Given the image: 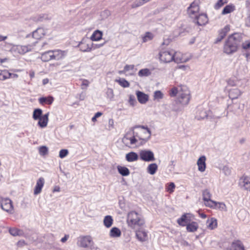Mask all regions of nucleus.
Instances as JSON below:
<instances>
[{"label": "nucleus", "instance_id": "1", "mask_svg": "<svg viewBox=\"0 0 250 250\" xmlns=\"http://www.w3.org/2000/svg\"><path fill=\"white\" fill-rule=\"evenodd\" d=\"M151 136V131L146 126H134L130 129V132L127 133L122 139L127 146H138L146 143Z\"/></svg>", "mask_w": 250, "mask_h": 250}, {"label": "nucleus", "instance_id": "2", "mask_svg": "<svg viewBox=\"0 0 250 250\" xmlns=\"http://www.w3.org/2000/svg\"><path fill=\"white\" fill-rule=\"evenodd\" d=\"M241 41V36L238 33H234L229 36L224 44V52L227 54L236 52Z\"/></svg>", "mask_w": 250, "mask_h": 250}, {"label": "nucleus", "instance_id": "3", "mask_svg": "<svg viewBox=\"0 0 250 250\" xmlns=\"http://www.w3.org/2000/svg\"><path fill=\"white\" fill-rule=\"evenodd\" d=\"M127 223L129 227L137 230L144 226L145 221L140 214L136 211H131L127 214Z\"/></svg>", "mask_w": 250, "mask_h": 250}, {"label": "nucleus", "instance_id": "4", "mask_svg": "<svg viewBox=\"0 0 250 250\" xmlns=\"http://www.w3.org/2000/svg\"><path fill=\"white\" fill-rule=\"evenodd\" d=\"M160 61L163 63H169L174 61V51L173 50L162 51L159 54Z\"/></svg>", "mask_w": 250, "mask_h": 250}, {"label": "nucleus", "instance_id": "5", "mask_svg": "<svg viewBox=\"0 0 250 250\" xmlns=\"http://www.w3.org/2000/svg\"><path fill=\"white\" fill-rule=\"evenodd\" d=\"M181 91L179 92L178 101L183 105H187L188 104L189 100V91L186 86L180 87Z\"/></svg>", "mask_w": 250, "mask_h": 250}, {"label": "nucleus", "instance_id": "6", "mask_svg": "<svg viewBox=\"0 0 250 250\" xmlns=\"http://www.w3.org/2000/svg\"><path fill=\"white\" fill-rule=\"evenodd\" d=\"M0 204L1 208L10 213H13L14 210L12 201L8 198H0Z\"/></svg>", "mask_w": 250, "mask_h": 250}, {"label": "nucleus", "instance_id": "7", "mask_svg": "<svg viewBox=\"0 0 250 250\" xmlns=\"http://www.w3.org/2000/svg\"><path fill=\"white\" fill-rule=\"evenodd\" d=\"M92 243V238L89 235L81 236L78 238L77 244L81 248H87Z\"/></svg>", "mask_w": 250, "mask_h": 250}, {"label": "nucleus", "instance_id": "8", "mask_svg": "<svg viewBox=\"0 0 250 250\" xmlns=\"http://www.w3.org/2000/svg\"><path fill=\"white\" fill-rule=\"evenodd\" d=\"M194 219V216L190 213H184L179 218L177 222L181 226H187Z\"/></svg>", "mask_w": 250, "mask_h": 250}, {"label": "nucleus", "instance_id": "9", "mask_svg": "<svg viewBox=\"0 0 250 250\" xmlns=\"http://www.w3.org/2000/svg\"><path fill=\"white\" fill-rule=\"evenodd\" d=\"M187 11L189 16L191 18L194 19L195 17H197L199 11L198 1L195 0L192 2L190 6L188 7Z\"/></svg>", "mask_w": 250, "mask_h": 250}, {"label": "nucleus", "instance_id": "10", "mask_svg": "<svg viewBox=\"0 0 250 250\" xmlns=\"http://www.w3.org/2000/svg\"><path fill=\"white\" fill-rule=\"evenodd\" d=\"M208 17L206 14L198 15L194 18L193 22L199 26L205 25L208 22Z\"/></svg>", "mask_w": 250, "mask_h": 250}, {"label": "nucleus", "instance_id": "11", "mask_svg": "<svg viewBox=\"0 0 250 250\" xmlns=\"http://www.w3.org/2000/svg\"><path fill=\"white\" fill-rule=\"evenodd\" d=\"M189 60V59L186 57L184 55L179 52L174 51V62L176 63H183L187 62Z\"/></svg>", "mask_w": 250, "mask_h": 250}, {"label": "nucleus", "instance_id": "12", "mask_svg": "<svg viewBox=\"0 0 250 250\" xmlns=\"http://www.w3.org/2000/svg\"><path fill=\"white\" fill-rule=\"evenodd\" d=\"M44 182V179L42 177H40L37 180L36 185L34 190V194L35 195H38L41 192Z\"/></svg>", "mask_w": 250, "mask_h": 250}, {"label": "nucleus", "instance_id": "13", "mask_svg": "<svg viewBox=\"0 0 250 250\" xmlns=\"http://www.w3.org/2000/svg\"><path fill=\"white\" fill-rule=\"evenodd\" d=\"M66 52L65 51L61 50H52V59L55 60H60L63 59L66 55Z\"/></svg>", "mask_w": 250, "mask_h": 250}, {"label": "nucleus", "instance_id": "14", "mask_svg": "<svg viewBox=\"0 0 250 250\" xmlns=\"http://www.w3.org/2000/svg\"><path fill=\"white\" fill-rule=\"evenodd\" d=\"M46 34V31L43 28H38L32 33V37L36 40H40Z\"/></svg>", "mask_w": 250, "mask_h": 250}, {"label": "nucleus", "instance_id": "15", "mask_svg": "<svg viewBox=\"0 0 250 250\" xmlns=\"http://www.w3.org/2000/svg\"><path fill=\"white\" fill-rule=\"evenodd\" d=\"M136 231V236L137 239L141 241L144 242L147 240V233L143 229H137L135 230Z\"/></svg>", "mask_w": 250, "mask_h": 250}, {"label": "nucleus", "instance_id": "16", "mask_svg": "<svg viewBox=\"0 0 250 250\" xmlns=\"http://www.w3.org/2000/svg\"><path fill=\"white\" fill-rule=\"evenodd\" d=\"M80 50L83 52H89L91 50L92 44L83 40L79 44Z\"/></svg>", "mask_w": 250, "mask_h": 250}, {"label": "nucleus", "instance_id": "17", "mask_svg": "<svg viewBox=\"0 0 250 250\" xmlns=\"http://www.w3.org/2000/svg\"><path fill=\"white\" fill-rule=\"evenodd\" d=\"M226 250H245L244 247L240 241H236L233 242L230 248Z\"/></svg>", "mask_w": 250, "mask_h": 250}, {"label": "nucleus", "instance_id": "18", "mask_svg": "<svg viewBox=\"0 0 250 250\" xmlns=\"http://www.w3.org/2000/svg\"><path fill=\"white\" fill-rule=\"evenodd\" d=\"M49 112L46 113L45 114L42 115L40 118L38 122V125L42 128L45 127L47 126V123L48 122V116H49Z\"/></svg>", "mask_w": 250, "mask_h": 250}, {"label": "nucleus", "instance_id": "19", "mask_svg": "<svg viewBox=\"0 0 250 250\" xmlns=\"http://www.w3.org/2000/svg\"><path fill=\"white\" fill-rule=\"evenodd\" d=\"M136 95L138 101L141 104H145L148 100V96L144 93L138 91L136 92Z\"/></svg>", "mask_w": 250, "mask_h": 250}, {"label": "nucleus", "instance_id": "20", "mask_svg": "<svg viewBox=\"0 0 250 250\" xmlns=\"http://www.w3.org/2000/svg\"><path fill=\"white\" fill-rule=\"evenodd\" d=\"M206 157H199L197 161V164L198 170L201 172H203L205 170L206 167Z\"/></svg>", "mask_w": 250, "mask_h": 250}, {"label": "nucleus", "instance_id": "21", "mask_svg": "<svg viewBox=\"0 0 250 250\" xmlns=\"http://www.w3.org/2000/svg\"><path fill=\"white\" fill-rule=\"evenodd\" d=\"M198 227L199 226L197 222L191 221L186 226V229L188 232H194L197 230Z\"/></svg>", "mask_w": 250, "mask_h": 250}, {"label": "nucleus", "instance_id": "22", "mask_svg": "<svg viewBox=\"0 0 250 250\" xmlns=\"http://www.w3.org/2000/svg\"><path fill=\"white\" fill-rule=\"evenodd\" d=\"M41 59L43 62H48L52 60V50H49L42 53Z\"/></svg>", "mask_w": 250, "mask_h": 250}, {"label": "nucleus", "instance_id": "23", "mask_svg": "<svg viewBox=\"0 0 250 250\" xmlns=\"http://www.w3.org/2000/svg\"><path fill=\"white\" fill-rule=\"evenodd\" d=\"M121 235V231L117 227H113L109 231V236L112 238L119 237Z\"/></svg>", "mask_w": 250, "mask_h": 250}, {"label": "nucleus", "instance_id": "24", "mask_svg": "<svg viewBox=\"0 0 250 250\" xmlns=\"http://www.w3.org/2000/svg\"><path fill=\"white\" fill-rule=\"evenodd\" d=\"M241 95L240 91L237 88H233L229 92V97L233 100L237 99Z\"/></svg>", "mask_w": 250, "mask_h": 250}, {"label": "nucleus", "instance_id": "25", "mask_svg": "<svg viewBox=\"0 0 250 250\" xmlns=\"http://www.w3.org/2000/svg\"><path fill=\"white\" fill-rule=\"evenodd\" d=\"M103 32L99 30L95 31L90 37L93 41H98L102 38Z\"/></svg>", "mask_w": 250, "mask_h": 250}, {"label": "nucleus", "instance_id": "26", "mask_svg": "<svg viewBox=\"0 0 250 250\" xmlns=\"http://www.w3.org/2000/svg\"><path fill=\"white\" fill-rule=\"evenodd\" d=\"M207 228L210 229H213L217 227V223L216 219L212 218L207 221Z\"/></svg>", "mask_w": 250, "mask_h": 250}, {"label": "nucleus", "instance_id": "27", "mask_svg": "<svg viewBox=\"0 0 250 250\" xmlns=\"http://www.w3.org/2000/svg\"><path fill=\"white\" fill-rule=\"evenodd\" d=\"M117 168L119 173L123 176H128L130 173L129 169L125 167L118 166Z\"/></svg>", "mask_w": 250, "mask_h": 250}, {"label": "nucleus", "instance_id": "28", "mask_svg": "<svg viewBox=\"0 0 250 250\" xmlns=\"http://www.w3.org/2000/svg\"><path fill=\"white\" fill-rule=\"evenodd\" d=\"M104 224L107 228H110L113 224V220L110 215L105 216L104 219Z\"/></svg>", "mask_w": 250, "mask_h": 250}, {"label": "nucleus", "instance_id": "29", "mask_svg": "<svg viewBox=\"0 0 250 250\" xmlns=\"http://www.w3.org/2000/svg\"><path fill=\"white\" fill-rule=\"evenodd\" d=\"M240 184L245 189L250 191V181L247 177L241 179Z\"/></svg>", "mask_w": 250, "mask_h": 250}, {"label": "nucleus", "instance_id": "30", "mask_svg": "<svg viewBox=\"0 0 250 250\" xmlns=\"http://www.w3.org/2000/svg\"><path fill=\"white\" fill-rule=\"evenodd\" d=\"M39 101L40 103L42 104L44 103L51 104L54 101V98L51 96H49L48 97H41L39 99Z\"/></svg>", "mask_w": 250, "mask_h": 250}, {"label": "nucleus", "instance_id": "31", "mask_svg": "<svg viewBox=\"0 0 250 250\" xmlns=\"http://www.w3.org/2000/svg\"><path fill=\"white\" fill-rule=\"evenodd\" d=\"M158 166L155 163L151 164L147 168V171L151 175L154 174L157 170Z\"/></svg>", "mask_w": 250, "mask_h": 250}, {"label": "nucleus", "instance_id": "32", "mask_svg": "<svg viewBox=\"0 0 250 250\" xmlns=\"http://www.w3.org/2000/svg\"><path fill=\"white\" fill-rule=\"evenodd\" d=\"M9 233L13 236H21L23 234V231L17 228H10L9 229Z\"/></svg>", "mask_w": 250, "mask_h": 250}, {"label": "nucleus", "instance_id": "33", "mask_svg": "<svg viewBox=\"0 0 250 250\" xmlns=\"http://www.w3.org/2000/svg\"><path fill=\"white\" fill-rule=\"evenodd\" d=\"M154 35L152 33L147 32L145 34L142 36V38L143 42H146L148 41H151L153 39Z\"/></svg>", "mask_w": 250, "mask_h": 250}, {"label": "nucleus", "instance_id": "34", "mask_svg": "<svg viewBox=\"0 0 250 250\" xmlns=\"http://www.w3.org/2000/svg\"><path fill=\"white\" fill-rule=\"evenodd\" d=\"M12 76V73H9L7 70L2 71L0 73V80L4 81L10 78Z\"/></svg>", "mask_w": 250, "mask_h": 250}, {"label": "nucleus", "instance_id": "35", "mask_svg": "<svg viewBox=\"0 0 250 250\" xmlns=\"http://www.w3.org/2000/svg\"><path fill=\"white\" fill-rule=\"evenodd\" d=\"M235 9L234 6L232 5H228L223 9L222 14L223 15L227 14L233 12Z\"/></svg>", "mask_w": 250, "mask_h": 250}, {"label": "nucleus", "instance_id": "36", "mask_svg": "<svg viewBox=\"0 0 250 250\" xmlns=\"http://www.w3.org/2000/svg\"><path fill=\"white\" fill-rule=\"evenodd\" d=\"M42 109L40 108L35 109L33 111V118L35 120H38L42 116Z\"/></svg>", "mask_w": 250, "mask_h": 250}, {"label": "nucleus", "instance_id": "37", "mask_svg": "<svg viewBox=\"0 0 250 250\" xmlns=\"http://www.w3.org/2000/svg\"><path fill=\"white\" fill-rule=\"evenodd\" d=\"M151 75V72L148 68L141 69L138 72L140 77H147Z\"/></svg>", "mask_w": 250, "mask_h": 250}, {"label": "nucleus", "instance_id": "38", "mask_svg": "<svg viewBox=\"0 0 250 250\" xmlns=\"http://www.w3.org/2000/svg\"><path fill=\"white\" fill-rule=\"evenodd\" d=\"M115 82L118 83L123 87H128L130 85L129 83L123 78L116 80Z\"/></svg>", "mask_w": 250, "mask_h": 250}, {"label": "nucleus", "instance_id": "39", "mask_svg": "<svg viewBox=\"0 0 250 250\" xmlns=\"http://www.w3.org/2000/svg\"><path fill=\"white\" fill-rule=\"evenodd\" d=\"M140 156H154V153L150 150L144 149L140 151Z\"/></svg>", "mask_w": 250, "mask_h": 250}, {"label": "nucleus", "instance_id": "40", "mask_svg": "<svg viewBox=\"0 0 250 250\" xmlns=\"http://www.w3.org/2000/svg\"><path fill=\"white\" fill-rule=\"evenodd\" d=\"M211 195L210 192L208 189H205L203 191V199L204 201L211 200Z\"/></svg>", "mask_w": 250, "mask_h": 250}, {"label": "nucleus", "instance_id": "41", "mask_svg": "<svg viewBox=\"0 0 250 250\" xmlns=\"http://www.w3.org/2000/svg\"><path fill=\"white\" fill-rule=\"evenodd\" d=\"M181 91V89H178L177 87H173L169 91V95L171 97H174L177 93L179 94V92Z\"/></svg>", "mask_w": 250, "mask_h": 250}, {"label": "nucleus", "instance_id": "42", "mask_svg": "<svg viewBox=\"0 0 250 250\" xmlns=\"http://www.w3.org/2000/svg\"><path fill=\"white\" fill-rule=\"evenodd\" d=\"M111 14L110 11L107 9L103 11L100 14L102 19L107 18Z\"/></svg>", "mask_w": 250, "mask_h": 250}, {"label": "nucleus", "instance_id": "43", "mask_svg": "<svg viewBox=\"0 0 250 250\" xmlns=\"http://www.w3.org/2000/svg\"><path fill=\"white\" fill-rule=\"evenodd\" d=\"M163 98V94L160 90L156 91L154 94V99L159 100Z\"/></svg>", "mask_w": 250, "mask_h": 250}, {"label": "nucleus", "instance_id": "44", "mask_svg": "<svg viewBox=\"0 0 250 250\" xmlns=\"http://www.w3.org/2000/svg\"><path fill=\"white\" fill-rule=\"evenodd\" d=\"M48 148L45 146H42L39 148V153L41 155H46L47 154Z\"/></svg>", "mask_w": 250, "mask_h": 250}, {"label": "nucleus", "instance_id": "45", "mask_svg": "<svg viewBox=\"0 0 250 250\" xmlns=\"http://www.w3.org/2000/svg\"><path fill=\"white\" fill-rule=\"evenodd\" d=\"M230 30V26L229 25H226L223 29H221L219 33L221 35L224 34V37L226 36L227 34Z\"/></svg>", "mask_w": 250, "mask_h": 250}, {"label": "nucleus", "instance_id": "46", "mask_svg": "<svg viewBox=\"0 0 250 250\" xmlns=\"http://www.w3.org/2000/svg\"><path fill=\"white\" fill-rule=\"evenodd\" d=\"M226 3H227V0H219L215 5L214 7L217 9H219Z\"/></svg>", "mask_w": 250, "mask_h": 250}, {"label": "nucleus", "instance_id": "47", "mask_svg": "<svg viewBox=\"0 0 250 250\" xmlns=\"http://www.w3.org/2000/svg\"><path fill=\"white\" fill-rule=\"evenodd\" d=\"M18 51L21 54H24L28 51V48L26 46H21L18 48Z\"/></svg>", "mask_w": 250, "mask_h": 250}, {"label": "nucleus", "instance_id": "48", "mask_svg": "<svg viewBox=\"0 0 250 250\" xmlns=\"http://www.w3.org/2000/svg\"><path fill=\"white\" fill-rule=\"evenodd\" d=\"M205 202H206V203H205V205L207 207H210V208H212L213 206H215L217 204V202L212 201L211 200H209L208 201H207Z\"/></svg>", "mask_w": 250, "mask_h": 250}, {"label": "nucleus", "instance_id": "49", "mask_svg": "<svg viewBox=\"0 0 250 250\" xmlns=\"http://www.w3.org/2000/svg\"><path fill=\"white\" fill-rule=\"evenodd\" d=\"M175 188V185L174 183H170L167 186V189L169 193H172L174 191V189Z\"/></svg>", "mask_w": 250, "mask_h": 250}, {"label": "nucleus", "instance_id": "50", "mask_svg": "<svg viewBox=\"0 0 250 250\" xmlns=\"http://www.w3.org/2000/svg\"><path fill=\"white\" fill-rule=\"evenodd\" d=\"M89 84V82L88 80H83L82 83L81 85L82 89H86V87L88 86Z\"/></svg>", "mask_w": 250, "mask_h": 250}, {"label": "nucleus", "instance_id": "51", "mask_svg": "<svg viewBox=\"0 0 250 250\" xmlns=\"http://www.w3.org/2000/svg\"><path fill=\"white\" fill-rule=\"evenodd\" d=\"M245 25L250 27V11L248 13L247 17L245 19Z\"/></svg>", "mask_w": 250, "mask_h": 250}, {"label": "nucleus", "instance_id": "52", "mask_svg": "<svg viewBox=\"0 0 250 250\" xmlns=\"http://www.w3.org/2000/svg\"><path fill=\"white\" fill-rule=\"evenodd\" d=\"M68 154V151L66 149H62L60 151L59 156H66Z\"/></svg>", "mask_w": 250, "mask_h": 250}, {"label": "nucleus", "instance_id": "53", "mask_svg": "<svg viewBox=\"0 0 250 250\" xmlns=\"http://www.w3.org/2000/svg\"><path fill=\"white\" fill-rule=\"evenodd\" d=\"M201 115H200V116L197 115L196 117L198 120L203 119L207 117L206 113L204 111H201Z\"/></svg>", "mask_w": 250, "mask_h": 250}, {"label": "nucleus", "instance_id": "54", "mask_svg": "<svg viewBox=\"0 0 250 250\" xmlns=\"http://www.w3.org/2000/svg\"><path fill=\"white\" fill-rule=\"evenodd\" d=\"M129 103L131 105H134L136 103V100L133 96H130Z\"/></svg>", "mask_w": 250, "mask_h": 250}, {"label": "nucleus", "instance_id": "55", "mask_svg": "<svg viewBox=\"0 0 250 250\" xmlns=\"http://www.w3.org/2000/svg\"><path fill=\"white\" fill-rule=\"evenodd\" d=\"M242 47L244 49H247L250 48V42L249 41H246L242 44Z\"/></svg>", "mask_w": 250, "mask_h": 250}, {"label": "nucleus", "instance_id": "56", "mask_svg": "<svg viewBox=\"0 0 250 250\" xmlns=\"http://www.w3.org/2000/svg\"><path fill=\"white\" fill-rule=\"evenodd\" d=\"M223 170L224 173H225V174L226 175H230V174L231 173L230 169L228 167H225L223 168Z\"/></svg>", "mask_w": 250, "mask_h": 250}, {"label": "nucleus", "instance_id": "57", "mask_svg": "<svg viewBox=\"0 0 250 250\" xmlns=\"http://www.w3.org/2000/svg\"><path fill=\"white\" fill-rule=\"evenodd\" d=\"M224 38V34H223L222 35L219 33L218 37L216 39L215 43H217L219 42H220Z\"/></svg>", "mask_w": 250, "mask_h": 250}, {"label": "nucleus", "instance_id": "58", "mask_svg": "<svg viewBox=\"0 0 250 250\" xmlns=\"http://www.w3.org/2000/svg\"><path fill=\"white\" fill-rule=\"evenodd\" d=\"M125 71L126 72L129 71V70H133L134 68V65H126L125 66Z\"/></svg>", "mask_w": 250, "mask_h": 250}, {"label": "nucleus", "instance_id": "59", "mask_svg": "<svg viewBox=\"0 0 250 250\" xmlns=\"http://www.w3.org/2000/svg\"><path fill=\"white\" fill-rule=\"evenodd\" d=\"M143 160L145 161L149 162L153 161L155 160L154 157H140Z\"/></svg>", "mask_w": 250, "mask_h": 250}, {"label": "nucleus", "instance_id": "60", "mask_svg": "<svg viewBox=\"0 0 250 250\" xmlns=\"http://www.w3.org/2000/svg\"><path fill=\"white\" fill-rule=\"evenodd\" d=\"M217 204L219 205V208L223 210H226V205L224 203L222 202H217Z\"/></svg>", "mask_w": 250, "mask_h": 250}, {"label": "nucleus", "instance_id": "61", "mask_svg": "<svg viewBox=\"0 0 250 250\" xmlns=\"http://www.w3.org/2000/svg\"><path fill=\"white\" fill-rule=\"evenodd\" d=\"M138 157H126V160L128 162H133L137 160Z\"/></svg>", "mask_w": 250, "mask_h": 250}, {"label": "nucleus", "instance_id": "62", "mask_svg": "<svg viewBox=\"0 0 250 250\" xmlns=\"http://www.w3.org/2000/svg\"><path fill=\"white\" fill-rule=\"evenodd\" d=\"M125 156L128 157V156H138L137 153L133 152H131L127 153L125 155Z\"/></svg>", "mask_w": 250, "mask_h": 250}, {"label": "nucleus", "instance_id": "63", "mask_svg": "<svg viewBox=\"0 0 250 250\" xmlns=\"http://www.w3.org/2000/svg\"><path fill=\"white\" fill-rule=\"evenodd\" d=\"M68 238H69L68 235H65V236L61 239V241L62 243H64L67 240Z\"/></svg>", "mask_w": 250, "mask_h": 250}, {"label": "nucleus", "instance_id": "64", "mask_svg": "<svg viewBox=\"0 0 250 250\" xmlns=\"http://www.w3.org/2000/svg\"><path fill=\"white\" fill-rule=\"evenodd\" d=\"M60 191V188L59 186H55L54 188V189L53 190V192H59Z\"/></svg>", "mask_w": 250, "mask_h": 250}]
</instances>
